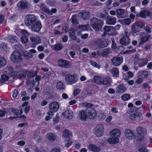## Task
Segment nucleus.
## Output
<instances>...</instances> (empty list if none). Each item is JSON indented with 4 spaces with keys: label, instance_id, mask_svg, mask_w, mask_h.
Here are the masks:
<instances>
[{
    "label": "nucleus",
    "instance_id": "4c0bfd02",
    "mask_svg": "<svg viewBox=\"0 0 152 152\" xmlns=\"http://www.w3.org/2000/svg\"><path fill=\"white\" fill-rule=\"evenodd\" d=\"M7 64L6 59L3 57H0V69L4 66Z\"/></svg>",
    "mask_w": 152,
    "mask_h": 152
},
{
    "label": "nucleus",
    "instance_id": "a18cd8bd",
    "mask_svg": "<svg viewBox=\"0 0 152 152\" xmlns=\"http://www.w3.org/2000/svg\"><path fill=\"white\" fill-rule=\"evenodd\" d=\"M56 88L59 90H62L64 89V85L61 82H59L56 84Z\"/></svg>",
    "mask_w": 152,
    "mask_h": 152
},
{
    "label": "nucleus",
    "instance_id": "cd10ccee",
    "mask_svg": "<svg viewBox=\"0 0 152 152\" xmlns=\"http://www.w3.org/2000/svg\"><path fill=\"white\" fill-rule=\"evenodd\" d=\"M124 12V10L122 9H118L116 10L117 16L118 18H121L123 17Z\"/></svg>",
    "mask_w": 152,
    "mask_h": 152
},
{
    "label": "nucleus",
    "instance_id": "f704fd0d",
    "mask_svg": "<svg viewBox=\"0 0 152 152\" xmlns=\"http://www.w3.org/2000/svg\"><path fill=\"white\" fill-rule=\"evenodd\" d=\"M108 142L110 143L115 144L119 142V139L115 137L114 138H110L108 139Z\"/></svg>",
    "mask_w": 152,
    "mask_h": 152
},
{
    "label": "nucleus",
    "instance_id": "a878e982",
    "mask_svg": "<svg viewBox=\"0 0 152 152\" xmlns=\"http://www.w3.org/2000/svg\"><path fill=\"white\" fill-rule=\"evenodd\" d=\"M151 13V12L148 11L143 10L140 12L139 16L142 18H145L146 16L150 15Z\"/></svg>",
    "mask_w": 152,
    "mask_h": 152
},
{
    "label": "nucleus",
    "instance_id": "4468645a",
    "mask_svg": "<svg viewBox=\"0 0 152 152\" xmlns=\"http://www.w3.org/2000/svg\"><path fill=\"white\" fill-rule=\"evenodd\" d=\"M120 43L124 46L128 45L130 43V39L129 37H122L119 41Z\"/></svg>",
    "mask_w": 152,
    "mask_h": 152
},
{
    "label": "nucleus",
    "instance_id": "58836bf2",
    "mask_svg": "<svg viewBox=\"0 0 152 152\" xmlns=\"http://www.w3.org/2000/svg\"><path fill=\"white\" fill-rule=\"evenodd\" d=\"M70 21L73 24H78V21L77 19V16L76 15H73L70 19Z\"/></svg>",
    "mask_w": 152,
    "mask_h": 152
},
{
    "label": "nucleus",
    "instance_id": "a211bd4d",
    "mask_svg": "<svg viewBox=\"0 0 152 152\" xmlns=\"http://www.w3.org/2000/svg\"><path fill=\"white\" fill-rule=\"evenodd\" d=\"M89 149L94 152H98L100 150V148L94 144H90L88 146Z\"/></svg>",
    "mask_w": 152,
    "mask_h": 152
},
{
    "label": "nucleus",
    "instance_id": "052dcab7",
    "mask_svg": "<svg viewBox=\"0 0 152 152\" xmlns=\"http://www.w3.org/2000/svg\"><path fill=\"white\" fill-rule=\"evenodd\" d=\"M2 81H6L9 79V77L5 75H3L1 77Z\"/></svg>",
    "mask_w": 152,
    "mask_h": 152
},
{
    "label": "nucleus",
    "instance_id": "473e14b6",
    "mask_svg": "<svg viewBox=\"0 0 152 152\" xmlns=\"http://www.w3.org/2000/svg\"><path fill=\"white\" fill-rule=\"evenodd\" d=\"M116 89L117 92L121 93H123L126 90L125 87L122 85L118 86Z\"/></svg>",
    "mask_w": 152,
    "mask_h": 152
},
{
    "label": "nucleus",
    "instance_id": "423d86ee",
    "mask_svg": "<svg viewBox=\"0 0 152 152\" xmlns=\"http://www.w3.org/2000/svg\"><path fill=\"white\" fill-rule=\"evenodd\" d=\"M30 26L29 28V29L32 32H35L39 31L42 27L41 22L39 21H36Z\"/></svg>",
    "mask_w": 152,
    "mask_h": 152
},
{
    "label": "nucleus",
    "instance_id": "7ed1b4c3",
    "mask_svg": "<svg viewBox=\"0 0 152 152\" xmlns=\"http://www.w3.org/2000/svg\"><path fill=\"white\" fill-rule=\"evenodd\" d=\"M59 107V105L57 102H54L51 103L49 104V111L48 112L47 114L48 115L53 116V113L57 111Z\"/></svg>",
    "mask_w": 152,
    "mask_h": 152
},
{
    "label": "nucleus",
    "instance_id": "c03bdc74",
    "mask_svg": "<svg viewBox=\"0 0 152 152\" xmlns=\"http://www.w3.org/2000/svg\"><path fill=\"white\" fill-rule=\"evenodd\" d=\"M0 49L2 52L6 51L7 49V44L5 43L1 44L0 45Z\"/></svg>",
    "mask_w": 152,
    "mask_h": 152
},
{
    "label": "nucleus",
    "instance_id": "79ce46f5",
    "mask_svg": "<svg viewBox=\"0 0 152 152\" xmlns=\"http://www.w3.org/2000/svg\"><path fill=\"white\" fill-rule=\"evenodd\" d=\"M104 29L105 32H107L113 31L114 28L113 26H105L104 28Z\"/></svg>",
    "mask_w": 152,
    "mask_h": 152
},
{
    "label": "nucleus",
    "instance_id": "bb28decb",
    "mask_svg": "<svg viewBox=\"0 0 152 152\" xmlns=\"http://www.w3.org/2000/svg\"><path fill=\"white\" fill-rule=\"evenodd\" d=\"M82 17L84 20H87L89 17V13L87 11H84L80 13Z\"/></svg>",
    "mask_w": 152,
    "mask_h": 152
},
{
    "label": "nucleus",
    "instance_id": "c85d7f7f",
    "mask_svg": "<svg viewBox=\"0 0 152 152\" xmlns=\"http://www.w3.org/2000/svg\"><path fill=\"white\" fill-rule=\"evenodd\" d=\"M137 28V27L136 26L134 23L131 26L132 31L134 35H135V34L136 35L138 34L140 31Z\"/></svg>",
    "mask_w": 152,
    "mask_h": 152
},
{
    "label": "nucleus",
    "instance_id": "c9c22d12",
    "mask_svg": "<svg viewBox=\"0 0 152 152\" xmlns=\"http://www.w3.org/2000/svg\"><path fill=\"white\" fill-rule=\"evenodd\" d=\"M69 34L70 38L72 39H76L75 32L73 28H71L69 31Z\"/></svg>",
    "mask_w": 152,
    "mask_h": 152
},
{
    "label": "nucleus",
    "instance_id": "2f4dec72",
    "mask_svg": "<svg viewBox=\"0 0 152 152\" xmlns=\"http://www.w3.org/2000/svg\"><path fill=\"white\" fill-rule=\"evenodd\" d=\"M103 81H102V84H103L104 85L110 84L111 82L110 78L108 77H106L103 78Z\"/></svg>",
    "mask_w": 152,
    "mask_h": 152
},
{
    "label": "nucleus",
    "instance_id": "37998d69",
    "mask_svg": "<svg viewBox=\"0 0 152 152\" xmlns=\"http://www.w3.org/2000/svg\"><path fill=\"white\" fill-rule=\"evenodd\" d=\"M134 23L136 26L140 28H142L145 26V24L143 23L138 21H136Z\"/></svg>",
    "mask_w": 152,
    "mask_h": 152
},
{
    "label": "nucleus",
    "instance_id": "0e129e2a",
    "mask_svg": "<svg viewBox=\"0 0 152 152\" xmlns=\"http://www.w3.org/2000/svg\"><path fill=\"white\" fill-rule=\"evenodd\" d=\"M67 140H68V141L66 144L65 146L66 147H68L72 145V142L71 139H69Z\"/></svg>",
    "mask_w": 152,
    "mask_h": 152
},
{
    "label": "nucleus",
    "instance_id": "20e7f679",
    "mask_svg": "<svg viewBox=\"0 0 152 152\" xmlns=\"http://www.w3.org/2000/svg\"><path fill=\"white\" fill-rule=\"evenodd\" d=\"M22 55L18 52H13L11 55V60L13 62L16 63L22 62L23 61Z\"/></svg>",
    "mask_w": 152,
    "mask_h": 152
},
{
    "label": "nucleus",
    "instance_id": "f257e3e1",
    "mask_svg": "<svg viewBox=\"0 0 152 152\" xmlns=\"http://www.w3.org/2000/svg\"><path fill=\"white\" fill-rule=\"evenodd\" d=\"M91 24L92 27L95 30L99 31L102 28L103 21L101 20L94 18L91 20Z\"/></svg>",
    "mask_w": 152,
    "mask_h": 152
},
{
    "label": "nucleus",
    "instance_id": "e2e57ef3",
    "mask_svg": "<svg viewBox=\"0 0 152 152\" xmlns=\"http://www.w3.org/2000/svg\"><path fill=\"white\" fill-rule=\"evenodd\" d=\"M82 105L83 107H91L93 106V105L91 103H83L82 104Z\"/></svg>",
    "mask_w": 152,
    "mask_h": 152
},
{
    "label": "nucleus",
    "instance_id": "09e8293b",
    "mask_svg": "<svg viewBox=\"0 0 152 152\" xmlns=\"http://www.w3.org/2000/svg\"><path fill=\"white\" fill-rule=\"evenodd\" d=\"M63 46L61 44H58L54 45L53 49L55 50H61Z\"/></svg>",
    "mask_w": 152,
    "mask_h": 152
},
{
    "label": "nucleus",
    "instance_id": "bf43d9fd",
    "mask_svg": "<svg viewBox=\"0 0 152 152\" xmlns=\"http://www.w3.org/2000/svg\"><path fill=\"white\" fill-rule=\"evenodd\" d=\"M143 81V79L141 78L138 77L135 81V83L137 84H139L142 83Z\"/></svg>",
    "mask_w": 152,
    "mask_h": 152
},
{
    "label": "nucleus",
    "instance_id": "393cba45",
    "mask_svg": "<svg viewBox=\"0 0 152 152\" xmlns=\"http://www.w3.org/2000/svg\"><path fill=\"white\" fill-rule=\"evenodd\" d=\"M110 135L115 137H119L121 135L120 131L118 129H115L110 132Z\"/></svg>",
    "mask_w": 152,
    "mask_h": 152
},
{
    "label": "nucleus",
    "instance_id": "4d7b16f0",
    "mask_svg": "<svg viewBox=\"0 0 152 152\" xmlns=\"http://www.w3.org/2000/svg\"><path fill=\"white\" fill-rule=\"evenodd\" d=\"M20 33L23 35V36H26L29 35V33L25 30H21L20 31Z\"/></svg>",
    "mask_w": 152,
    "mask_h": 152
},
{
    "label": "nucleus",
    "instance_id": "f3484780",
    "mask_svg": "<svg viewBox=\"0 0 152 152\" xmlns=\"http://www.w3.org/2000/svg\"><path fill=\"white\" fill-rule=\"evenodd\" d=\"M141 114L138 112L133 113L130 114V118L132 120L134 121L136 120H139Z\"/></svg>",
    "mask_w": 152,
    "mask_h": 152
},
{
    "label": "nucleus",
    "instance_id": "ddd939ff",
    "mask_svg": "<svg viewBox=\"0 0 152 152\" xmlns=\"http://www.w3.org/2000/svg\"><path fill=\"white\" fill-rule=\"evenodd\" d=\"M123 61V58L121 57H114L111 60L112 64L115 66H118L120 65Z\"/></svg>",
    "mask_w": 152,
    "mask_h": 152
},
{
    "label": "nucleus",
    "instance_id": "9d476101",
    "mask_svg": "<svg viewBox=\"0 0 152 152\" xmlns=\"http://www.w3.org/2000/svg\"><path fill=\"white\" fill-rule=\"evenodd\" d=\"M124 134L127 138L130 140L134 139L136 137L133 131L129 129H127L125 130Z\"/></svg>",
    "mask_w": 152,
    "mask_h": 152
},
{
    "label": "nucleus",
    "instance_id": "de8ad7c7",
    "mask_svg": "<svg viewBox=\"0 0 152 152\" xmlns=\"http://www.w3.org/2000/svg\"><path fill=\"white\" fill-rule=\"evenodd\" d=\"M111 74L114 75H117L119 73V71L116 68H113L111 70Z\"/></svg>",
    "mask_w": 152,
    "mask_h": 152
},
{
    "label": "nucleus",
    "instance_id": "603ef678",
    "mask_svg": "<svg viewBox=\"0 0 152 152\" xmlns=\"http://www.w3.org/2000/svg\"><path fill=\"white\" fill-rule=\"evenodd\" d=\"M122 22L126 25H129L131 23V21L129 18L123 19L122 20Z\"/></svg>",
    "mask_w": 152,
    "mask_h": 152
},
{
    "label": "nucleus",
    "instance_id": "6e6552de",
    "mask_svg": "<svg viewBox=\"0 0 152 152\" xmlns=\"http://www.w3.org/2000/svg\"><path fill=\"white\" fill-rule=\"evenodd\" d=\"M86 111L88 118H89L93 119L96 117L97 115L96 112L95 110L92 108L90 107L86 108Z\"/></svg>",
    "mask_w": 152,
    "mask_h": 152
},
{
    "label": "nucleus",
    "instance_id": "c756f323",
    "mask_svg": "<svg viewBox=\"0 0 152 152\" xmlns=\"http://www.w3.org/2000/svg\"><path fill=\"white\" fill-rule=\"evenodd\" d=\"M47 137L48 139L51 141H54L56 140V137L55 134L51 133H49L47 134Z\"/></svg>",
    "mask_w": 152,
    "mask_h": 152
},
{
    "label": "nucleus",
    "instance_id": "ea45409f",
    "mask_svg": "<svg viewBox=\"0 0 152 152\" xmlns=\"http://www.w3.org/2000/svg\"><path fill=\"white\" fill-rule=\"evenodd\" d=\"M8 39L9 41L11 43H16L17 42L16 37L14 36H9Z\"/></svg>",
    "mask_w": 152,
    "mask_h": 152
},
{
    "label": "nucleus",
    "instance_id": "72a5a7b5",
    "mask_svg": "<svg viewBox=\"0 0 152 152\" xmlns=\"http://www.w3.org/2000/svg\"><path fill=\"white\" fill-rule=\"evenodd\" d=\"M102 56H105L111 53V50L109 48H107L102 50Z\"/></svg>",
    "mask_w": 152,
    "mask_h": 152
},
{
    "label": "nucleus",
    "instance_id": "5701e85b",
    "mask_svg": "<svg viewBox=\"0 0 152 152\" xmlns=\"http://www.w3.org/2000/svg\"><path fill=\"white\" fill-rule=\"evenodd\" d=\"M99 46L101 48H103L107 47L109 43L108 41L106 39L99 40Z\"/></svg>",
    "mask_w": 152,
    "mask_h": 152
},
{
    "label": "nucleus",
    "instance_id": "7c9ffc66",
    "mask_svg": "<svg viewBox=\"0 0 152 152\" xmlns=\"http://www.w3.org/2000/svg\"><path fill=\"white\" fill-rule=\"evenodd\" d=\"M136 131L138 134L140 135L145 133L146 130L144 128L142 127L139 126L137 128Z\"/></svg>",
    "mask_w": 152,
    "mask_h": 152
},
{
    "label": "nucleus",
    "instance_id": "680f3d73",
    "mask_svg": "<svg viewBox=\"0 0 152 152\" xmlns=\"http://www.w3.org/2000/svg\"><path fill=\"white\" fill-rule=\"evenodd\" d=\"M144 30L147 32V33H150L151 32V28L148 26H146L144 27Z\"/></svg>",
    "mask_w": 152,
    "mask_h": 152
},
{
    "label": "nucleus",
    "instance_id": "6e6d98bb",
    "mask_svg": "<svg viewBox=\"0 0 152 152\" xmlns=\"http://www.w3.org/2000/svg\"><path fill=\"white\" fill-rule=\"evenodd\" d=\"M117 48L118 49L117 53H120L124 50V48L122 45H120L118 46Z\"/></svg>",
    "mask_w": 152,
    "mask_h": 152
},
{
    "label": "nucleus",
    "instance_id": "864d4df0",
    "mask_svg": "<svg viewBox=\"0 0 152 152\" xmlns=\"http://www.w3.org/2000/svg\"><path fill=\"white\" fill-rule=\"evenodd\" d=\"M21 41L24 43H26L28 42V39L26 36H22L21 37Z\"/></svg>",
    "mask_w": 152,
    "mask_h": 152
},
{
    "label": "nucleus",
    "instance_id": "0eeeda50",
    "mask_svg": "<svg viewBox=\"0 0 152 152\" xmlns=\"http://www.w3.org/2000/svg\"><path fill=\"white\" fill-rule=\"evenodd\" d=\"M17 7L19 9L28 10L30 8V4L27 1L22 0L18 3Z\"/></svg>",
    "mask_w": 152,
    "mask_h": 152
},
{
    "label": "nucleus",
    "instance_id": "1a4fd4ad",
    "mask_svg": "<svg viewBox=\"0 0 152 152\" xmlns=\"http://www.w3.org/2000/svg\"><path fill=\"white\" fill-rule=\"evenodd\" d=\"M58 66L62 67L69 68L70 67V62L62 59H59L58 61Z\"/></svg>",
    "mask_w": 152,
    "mask_h": 152
},
{
    "label": "nucleus",
    "instance_id": "4be33fe9",
    "mask_svg": "<svg viewBox=\"0 0 152 152\" xmlns=\"http://www.w3.org/2000/svg\"><path fill=\"white\" fill-rule=\"evenodd\" d=\"M148 60L147 58L140 59L137 61V64L140 66H143L145 65Z\"/></svg>",
    "mask_w": 152,
    "mask_h": 152
},
{
    "label": "nucleus",
    "instance_id": "13d9d810",
    "mask_svg": "<svg viewBox=\"0 0 152 152\" xmlns=\"http://www.w3.org/2000/svg\"><path fill=\"white\" fill-rule=\"evenodd\" d=\"M26 73L28 77L30 78L34 77L35 76V74L33 72H31L27 71L26 72Z\"/></svg>",
    "mask_w": 152,
    "mask_h": 152
},
{
    "label": "nucleus",
    "instance_id": "338daca9",
    "mask_svg": "<svg viewBox=\"0 0 152 152\" xmlns=\"http://www.w3.org/2000/svg\"><path fill=\"white\" fill-rule=\"evenodd\" d=\"M50 75V72H48L47 73H45L43 76L42 78H46L48 77Z\"/></svg>",
    "mask_w": 152,
    "mask_h": 152
},
{
    "label": "nucleus",
    "instance_id": "69168bd1",
    "mask_svg": "<svg viewBox=\"0 0 152 152\" xmlns=\"http://www.w3.org/2000/svg\"><path fill=\"white\" fill-rule=\"evenodd\" d=\"M80 90L79 89H76L74 91L73 94L74 96H77L80 93Z\"/></svg>",
    "mask_w": 152,
    "mask_h": 152
},
{
    "label": "nucleus",
    "instance_id": "a19ab883",
    "mask_svg": "<svg viewBox=\"0 0 152 152\" xmlns=\"http://www.w3.org/2000/svg\"><path fill=\"white\" fill-rule=\"evenodd\" d=\"M139 74L140 76L144 78L147 77L148 75V72L146 71H141L139 72Z\"/></svg>",
    "mask_w": 152,
    "mask_h": 152
},
{
    "label": "nucleus",
    "instance_id": "3c124183",
    "mask_svg": "<svg viewBox=\"0 0 152 152\" xmlns=\"http://www.w3.org/2000/svg\"><path fill=\"white\" fill-rule=\"evenodd\" d=\"M122 99L124 101H127L130 99V95L128 94L123 95L121 96Z\"/></svg>",
    "mask_w": 152,
    "mask_h": 152
},
{
    "label": "nucleus",
    "instance_id": "2eb2a0df",
    "mask_svg": "<svg viewBox=\"0 0 152 152\" xmlns=\"http://www.w3.org/2000/svg\"><path fill=\"white\" fill-rule=\"evenodd\" d=\"M63 138L66 140L71 139L72 137V132L70 131L67 130L63 131Z\"/></svg>",
    "mask_w": 152,
    "mask_h": 152
},
{
    "label": "nucleus",
    "instance_id": "39448f33",
    "mask_svg": "<svg viewBox=\"0 0 152 152\" xmlns=\"http://www.w3.org/2000/svg\"><path fill=\"white\" fill-rule=\"evenodd\" d=\"M65 81L68 84L71 85L77 82L78 77L76 75L73 74H68V76L65 78Z\"/></svg>",
    "mask_w": 152,
    "mask_h": 152
},
{
    "label": "nucleus",
    "instance_id": "aec40b11",
    "mask_svg": "<svg viewBox=\"0 0 152 152\" xmlns=\"http://www.w3.org/2000/svg\"><path fill=\"white\" fill-rule=\"evenodd\" d=\"M5 71L10 76H13L16 75V73L14 72L11 66H8L5 69Z\"/></svg>",
    "mask_w": 152,
    "mask_h": 152
},
{
    "label": "nucleus",
    "instance_id": "9b49d317",
    "mask_svg": "<svg viewBox=\"0 0 152 152\" xmlns=\"http://www.w3.org/2000/svg\"><path fill=\"white\" fill-rule=\"evenodd\" d=\"M140 37L141 42L140 43L143 44L148 40L151 37L150 35L146 33L142 32L140 34Z\"/></svg>",
    "mask_w": 152,
    "mask_h": 152
},
{
    "label": "nucleus",
    "instance_id": "f03ea898",
    "mask_svg": "<svg viewBox=\"0 0 152 152\" xmlns=\"http://www.w3.org/2000/svg\"><path fill=\"white\" fill-rule=\"evenodd\" d=\"M36 17L34 15H28L25 17L24 23L25 25L30 26L37 20Z\"/></svg>",
    "mask_w": 152,
    "mask_h": 152
},
{
    "label": "nucleus",
    "instance_id": "774afa93",
    "mask_svg": "<svg viewBox=\"0 0 152 152\" xmlns=\"http://www.w3.org/2000/svg\"><path fill=\"white\" fill-rule=\"evenodd\" d=\"M140 152H148L147 150L145 148L141 147L138 149Z\"/></svg>",
    "mask_w": 152,
    "mask_h": 152
},
{
    "label": "nucleus",
    "instance_id": "8fccbe9b",
    "mask_svg": "<svg viewBox=\"0 0 152 152\" xmlns=\"http://www.w3.org/2000/svg\"><path fill=\"white\" fill-rule=\"evenodd\" d=\"M90 64L93 66L97 68L98 69H99L100 67L101 66L97 63L96 62L93 61H90Z\"/></svg>",
    "mask_w": 152,
    "mask_h": 152
},
{
    "label": "nucleus",
    "instance_id": "412c9836",
    "mask_svg": "<svg viewBox=\"0 0 152 152\" xmlns=\"http://www.w3.org/2000/svg\"><path fill=\"white\" fill-rule=\"evenodd\" d=\"M116 21V18L108 16L107 18L106 23L109 25H113L115 23Z\"/></svg>",
    "mask_w": 152,
    "mask_h": 152
},
{
    "label": "nucleus",
    "instance_id": "dca6fc26",
    "mask_svg": "<svg viewBox=\"0 0 152 152\" xmlns=\"http://www.w3.org/2000/svg\"><path fill=\"white\" fill-rule=\"evenodd\" d=\"M86 112V109L85 110H82L79 112V116L80 120L83 121H85L88 118L87 114Z\"/></svg>",
    "mask_w": 152,
    "mask_h": 152
},
{
    "label": "nucleus",
    "instance_id": "49530a36",
    "mask_svg": "<svg viewBox=\"0 0 152 152\" xmlns=\"http://www.w3.org/2000/svg\"><path fill=\"white\" fill-rule=\"evenodd\" d=\"M89 28L88 25H79V29L81 31H85L87 30Z\"/></svg>",
    "mask_w": 152,
    "mask_h": 152
},
{
    "label": "nucleus",
    "instance_id": "b1692460",
    "mask_svg": "<svg viewBox=\"0 0 152 152\" xmlns=\"http://www.w3.org/2000/svg\"><path fill=\"white\" fill-rule=\"evenodd\" d=\"M94 82L98 85H102L103 78L99 76H95L94 77Z\"/></svg>",
    "mask_w": 152,
    "mask_h": 152
},
{
    "label": "nucleus",
    "instance_id": "e433bc0d",
    "mask_svg": "<svg viewBox=\"0 0 152 152\" xmlns=\"http://www.w3.org/2000/svg\"><path fill=\"white\" fill-rule=\"evenodd\" d=\"M30 39L31 41L34 42L36 44L40 43L41 42V39L38 37L35 38L31 37H30Z\"/></svg>",
    "mask_w": 152,
    "mask_h": 152
},
{
    "label": "nucleus",
    "instance_id": "5fc2aeb1",
    "mask_svg": "<svg viewBox=\"0 0 152 152\" xmlns=\"http://www.w3.org/2000/svg\"><path fill=\"white\" fill-rule=\"evenodd\" d=\"M42 10L43 11L45 12L48 14L51 15V12H50V10L47 7H43L42 8Z\"/></svg>",
    "mask_w": 152,
    "mask_h": 152
},
{
    "label": "nucleus",
    "instance_id": "6ab92c4d",
    "mask_svg": "<svg viewBox=\"0 0 152 152\" xmlns=\"http://www.w3.org/2000/svg\"><path fill=\"white\" fill-rule=\"evenodd\" d=\"M62 114L64 115L66 118L69 119L72 118L73 115L72 111L70 110H66L64 113H63Z\"/></svg>",
    "mask_w": 152,
    "mask_h": 152
},
{
    "label": "nucleus",
    "instance_id": "f8f14e48",
    "mask_svg": "<svg viewBox=\"0 0 152 152\" xmlns=\"http://www.w3.org/2000/svg\"><path fill=\"white\" fill-rule=\"evenodd\" d=\"M104 129L103 126L101 124L98 125L95 129V134L98 137L102 135L103 133Z\"/></svg>",
    "mask_w": 152,
    "mask_h": 152
}]
</instances>
